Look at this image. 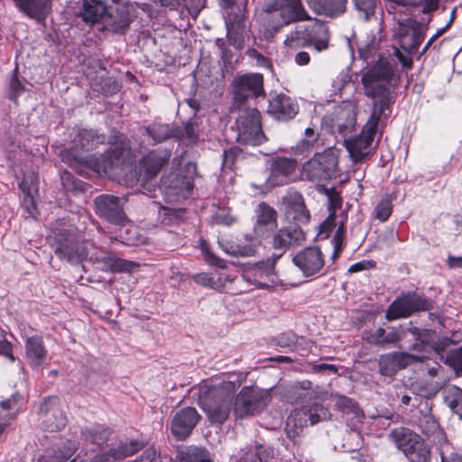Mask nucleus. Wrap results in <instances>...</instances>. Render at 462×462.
I'll return each mask as SVG.
<instances>
[{"instance_id":"15","label":"nucleus","mask_w":462,"mask_h":462,"mask_svg":"<svg viewBox=\"0 0 462 462\" xmlns=\"http://www.w3.org/2000/svg\"><path fill=\"white\" fill-rule=\"evenodd\" d=\"M427 356L406 352H391L378 358L379 373L383 376H393L398 371L416 363L423 362Z\"/></svg>"},{"instance_id":"32","label":"nucleus","mask_w":462,"mask_h":462,"mask_svg":"<svg viewBox=\"0 0 462 462\" xmlns=\"http://www.w3.org/2000/svg\"><path fill=\"white\" fill-rule=\"evenodd\" d=\"M310 7L319 14L337 16L346 11V0H307Z\"/></svg>"},{"instance_id":"33","label":"nucleus","mask_w":462,"mask_h":462,"mask_svg":"<svg viewBox=\"0 0 462 462\" xmlns=\"http://www.w3.org/2000/svg\"><path fill=\"white\" fill-rule=\"evenodd\" d=\"M239 276H233L225 272L213 273V281H211V288L223 291V290H236L239 292L248 291V287L241 286Z\"/></svg>"},{"instance_id":"21","label":"nucleus","mask_w":462,"mask_h":462,"mask_svg":"<svg viewBox=\"0 0 462 462\" xmlns=\"http://www.w3.org/2000/svg\"><path fill=\"white\" fill-rule=\"evenodd\" d=\"M60 399L56 396L46 398L40 405L39 414L44 416V426L49 431H57L66 425V416L59 407Z\"/></svg>"},{"instance_id":"1","label":"nucleus","mask_w":462,"mask_h":462,"mask_svg":"<svg viewBox=\"0 0 462 462\" xmlns=\"http://www.w3.org/2000/svg\"><path fill=\"white\" fill-rule=\"evenodd\" d=\"M394 71L389 60H372L362 70L365 94L374 99V110L359 135L344 139L346 149L355 162H362L370 155L377 129L384 125L390 116Z\"/></svg>"},{"instance_id":"3","label":"nucleus","mask_w":462,"mask_h":462,"mask_svg":"<svg viewBox=\"0 0 462 462\" xmlns=\"http://www.w3.org/2000/svg\"><path fill=\"white\" fill-rule=\"evenodd\" d=\"M232 111L237 112L236 126L239 143L255 146L266 141L262 129L261 115L255 107H232Z\"/></svg>"},{"instance_id":"2","label":"nucleus","mask_w":462,"mask_h":462,"mask_svg":"<svg viewBox=\"0 0 462 462\" xmlns=\"http://www.w3.org/2000/svg\"><path fill=\"white\" fill-rule=\"evenodd\" d=\"M236 391V383L231 381L199 385L198 403L211 423L222 424L228 419Z\"/></svg>"},{"instance_id":"57","label":"nucleus","mask_w":462,"mask_h":462,"mask_svg":"<svg viewBox=\"0 0 462 462\" xmlns=\"http://www.w3.org/2000/svg\"><path fill=\"white\" fill-rule=\"evenodd\" d=\"M298 337L292 332L283 333L277 337L276 344L281 347H290L296 344Z\"/></svg>"},{"instance_id":"11","label":"nucleus","mask_w":462,"mask_h":462,"mask_svg":"<svg viewBox=\"0 0 462 462\" xmlns=\"http://www.w3.org/2000/svg\"><path fill=\"white\" fill-rule=\"evenodd\" d=\"M233 105L232 107H245L246 100L264 96L263 78L260 73H248L237 75L232 84Z\"/></svg>"},{"instance_id":"5","label":"nucleus","mask_w":462,"mask_h":462,"mask_svg":"<svg viewBox=\"0 0 462 462\" xmlns=\"http://www.w3.org/2000/svg\"><path fill=\"white\" fill-rule=\"evenodd\" d=\"M394 38L398 46H393L396 58H407L417 52L423 41V28L421 24L413 18H406L398 21L394 28Z\"/></svg>"},{"instance_id":"24","label":"nucleus","mask_w":462,"mask_h":462,"mask_svg":"<svg viewBox=\"0 0 462 462\" xmlns=\"http://www.w3.org/2000/svg\"><path fill=\"white\" fill-rule=\"evenodd\" d=\"M255 217L254 234L264 238L268 236L269 230L276 226V210L265 202H261L255 210Z\"/></svg>"},{"instance_id":"25","label":"nucleus","mask_w":462,"mask_h":462,"mask_svg":"<svg viewBox=\"0 0 462 462\" xmlns=\"http://www.w3.org/2000/svg\"><path fill=\"white\" fill-rule=\"evenodd\" d=\"M15 7L32 19L43 21L51 10L52 0H12Z\"/></svg>"},{"instance_id":"59","label":"nucleus","mask_w":462,"mask_h":462,"mask_svg":"<svg viewBox=\"0 0 462 462\" xmlns=\"http://www.w3.org/2000/svg\"><path fill=\"white\" fill-rule=\"evenodd\" d=\"M336 225L335 213L332 212L320 225L319 234H325L326 236H328V233L332 231Z\"/></svg>"},{"instance_id":"20","label":"nucleus","mask_w":462,"mask_h":462,"mask_svg":"<svg viewBox=\"0 0 462 462\" xmlns=\"http://www.w3.org/2000/svg\"><path fill=\"white\" fill-rule=\"evenodd\" d=\"M200 419L195 408L186 407L179 410L173 416L171 423V430L173 436L179 439H185Z\"/></svg>"},{"instance_id":"46","label":"nucleus","mask_w":462,"mask_h":462,"mask_svg":"<svg viewBox=\"0 0 462 462\" xmlns=\"http://www.w3.org/2000/svg\"><path fill=\"white\" fill-rule=\"evenodd\" d=\"M356 10L367 21L374 14L376 0H353Z\"/></svg>"},{"instance_id":"54","label":"nucleus","mask_w":462,"mask_h":462,"mask_svg":"<svg viewBox=\"0 0 462 462\" xmlns=\"http://www.w3.org/2000/svg\"><path fill=\"white\" fill-rule=\"evenodd\" d=\"M206 0H183L181 6H184L191 16H197L204 7Z\"/></svg>"},{"instance_id":"42","label":"nucleus","mask_w":462,"mask_h":462,"mask_svg":"<svg viewBox=\"0 0 462 462\" xmlns=\"http://www.w3.org/2000/svg\"><path fill=\"white\" fill-rule=\"evenodd\" d=\"M18 64L15 63L14 69V75L9 82L8 97L14 102L17 101V98L25 92V87L17 79Z\"/></svg>"},{"instance_id":"45","label":"nucleus","mask_w":462,"mask_h":462,"mask_svg":"<svg viewBox=\"0 0 462 462\" xmlns=\"http://www.w3.org/2000/svg\"><path fill=\"white\" fill-rule=\"evenodd\" d=\"M448 406L457 414L462 420V390L456 388L453 393L446 398Z\"/></svg>"},{"instance_id":"29","label":"nucleus","mask_w":462,"mask_h":462,"mask_svg":"<svg viewBox=\"0 0 462 462\" xmlns=\"http://www.w3.org/2000/svg\"><path fill=\"white\" fill-rule=\"evenodd\" d=\"M125 148H116L114 151V157L112 158L110 155L99 154V155H90L87 157L86 162L89 168L95 171L97 173H107L112 170L113 166L119 161L120 157L123 155Z\"/></svg>"},{"instance_id":"27","label":"nucleus","mask_w":462,"mask_h":462,"mask_svg":"<svg viewBox=\"0 0 462 462\" xmlns=\"http://www.w3.org/2000/svg\"><path fill=\"white\" fill-rule=\"evenodd\" d=\"M25 356L33 369L38 368L44 362L47 350L41 337L33 336L26 339Z\"/></svg>"},{"instance_id":"35","label":"nucleus","mask_w":462,"mask_h":462,"mask_svg":"<svg viewBox=\"0 0 462 462\" xmlns=\"http://www.w3.org/2000/svg\"><path fill=\"white\" fill-rule=\"evenodd\" d=\"M146 135L149 138V143L154 145L169 138L175 137V131L170 125L152 124L145 127Z\"/></svg>"},{"instance_id":"60","label":"nucleus","mask_w":462,"mask_h":462,"mask_svg":"<svg viewBox=\"0 0 462 462\" xmlns=\"http://www.w3.org/2000/svg\"><path fill=\"white\" fill-rule=\"evenodd\" d=\"M374 266H375V262L374 261L365 260V261H362V262H359V263L352 264L349 267L348 272L351 273H358V272H361V271H364V270L374 268Z\"/></svg>"},{"instance_id":"8","label":"nucleus","mask_w":462,"mask_h":462,"mask_svg":"<svg viewBox=\"0 0 462 462\" xmlns=\"http://www.w3.org/2000/svg\"><path fill=\"white\" fill-rule=\"evenodd\" d=\"M264 11L272 14L273 18L275 16L280 18V22L272 25L274 32L293 23L311 20L301 0H273L265 6Z\"/></svg>"},{"instance_id":"63","label":"nucleus","mask_w":462,"mask_h":462,"mask_svg":"<svg viewBox=\"0 0 462 462\" xmlns=\"http://www.w3.org/2000/svg\"><path fill=\"white\" fill-rule=\"evenodd\" d=\"M329 199V208L336 209L341 207V199L336 190H327Z\"/></svg>"},{"instance_id":"6","label":"nucleus","mask_w":462,"mask_h":462,"mask_svg":"<svg viewBox=\"0 0 462 462\" xmlns=\"http://www.w3.org/2000/svg\"><path fill=\"white\" fill-rule=\"evenodd\" d=\"M390 436L409 462H430V448L419 434L409 429L399 428L393 430Z\"/></svg>"},{"instance_id":"30","label":"nucleus","mask_w":462,"mask_h":462,"mask_svg":"<svg viewBox=\"0 0 462 462\" xmlns=\"http://www.w3.org/2000/svg\"><path fill=\"white\" fill-rule=\"evenodd\" d=\"M129 13L125 7L116 8L115 13H108L104 16L103 23L113 32L122 33L130 25Z\"/></svg>"},{"instance_id":"43","label":"nucleus","mask_w":462,"mask_h":462,"mask_svg":"<svg viewBox=\"0 0 462 462\" xmlns=\"http://www.w3.org/2000/svg\"><path fill=\"white\" fill-rule=\"evenodd\" d=\"M379 46V41L375 35H367L365 41L359 42L357 45L359 58H367L376 51Z\"/></svg>"},{"instance_id":"18","label":"nucleus","mask_w":462,"mask_h":462,"mask_svg":"<svg viewBox=\"0 0 462 462\" xmlns=\"http://www.w3.org/2000/svg\"><path fill=\"white\" fill-rule=\"evenodd\" d=\"M95 205L97 213L110 223L124 225L127 220L123 210V204L118 197L100 195L96 198Z\"/></svg>"},{"instance_id":"7","label":"nucleus","mask_w":462,"mask_h":462,"mask_svg":"<svg viewBox=\"0 0 462 462\" xmlns=\"http://www.w3.org/2000/svg\"><path fill=\"white\" fill-rule=\"evenodd\" d=\"M272 389L243 387L234 402V414L238 419H245L262 412L272 400Z\"/></svg>"},{"instance_id":"36","label":"nucleus","mask_w":462,"mask_h":462,"mask_svg":"<svg viewBox=\"0 0 462 462\" xmlns=\"http://www.w3.org/2000/svg\"><path fill=\"white\" fill-rule=\"evenodd\" d=\"M314 394L310 381L296 382L290 386L286 399L290 402H300L311 399Z\"/></svg>"},{"instance_id":"39","label":"nucleus","mask_w":462,"mask_h":462,"mask_svg":"<svg viewBox=\"0 0 462 462\" xmlns=\"http://www.w3.org/2000/svg\"><path fill=\"white\" fill-rule=\"evenodd\" d=\"M179 462H211L205 448L189 447L178 454Z\"/></svg>"},{"instance_id":"56","label":"nucleus","mask_w":462,"mask_h":462,"mask_svg":"<svg viewBox=\"0 0 462 462\" xmlns=\"http://www.w3.org/2000/svg\"><path fill=\"white\" fill-rule=\"evenodd\" d=\"M337 406L345 412H356V403L350 398L339 396L337 399Z\"/></svg>"},{"instance_id":"52","label":"nucleus","mask_w":462,"mask_h":462,"mask_svg":"<svg viewBox=\"0 0 462 462\" xmlns=\"http://www.w3.org/2000/svg\"><path fill=\"white\" fill-rule=\"evenodd\" d=\"M305 137L306 138L300 142V146L298 147L302 152L312 149L314 144L318 142V134H315L314 129L311 127L306 128Z\"/></svg>"},{"instance_id":"58","label":"nucleus","mask_w":462,"mask_h":462,"mask_svg":"<svg viewBox=\"0 0 462 462\" xmlns=\"http://www.w3.org/2000/svg\"><path fill=\"white\" fill-rule=\"evenodd\" d=\"M224 250L230 255H242V256H248L251 255L253 253L252 248L247 247H240L239 245H226L224 247Z\"/></svg>"},{"instance_id":"64","label":"nucleus","mask_w":462,"mask_h":462,"mask_svg":"<svg viewBox=\"0 0 462 462\" xmlns=\"http://www.w3.org/2000/svg\"><path fill=\"white\" fill-rule=\"evenodd\" d=\"M142 462H157V452L153 447L148 448L143 454Z\"/></svg>"},{"instance_id":"50","label":"nucleus","mask_w":462,"mask_h":462,"mask_svg":"<svg viewBox=\"0 0 462 462\" xmlns=\"http://www.w3.org/2000/svg\"><path fill=\"white\" fill-rule=\"evenodd\" d=\"M213 219L216 224L230 226L236 222V217L230 215L228 208H217L213 215Z\"/></svg>"},{"instance_id":"14","label":"nucleus","mask_w":462,"mask_h":462,"mask_svg":"<svg viewBox=\"0 0 462 462\" xmlns=\"http://www.w3.org/2000/svg\"><path fill=\"white\" fill-rule=\"evenodd\" d=\"M55 254L63 260L69 263H78L88 257V251L86 245L79 244L71 236L67 234H57L51 243Z\"/></svg>"},{"instance_id":"13","label":"nucleus","mask_w":462,"mask_h":462,"mask_svg":"<svg viewBox=\"0 0 462 462\" xmlns=\"http://www.w3.org/2000/svg\"><path fill=\"white\" fill-rule=\"evenodd\" d=\"M356 121L354 107L345 103L335 106L333 111L324 116L322 119L324 125L344 139L355 130Z\"/></svg>"},{"instance_id":"23","label":"nucleus","mask_w":462,"mask_h":462,"mask_svg":"<svg viewBox=\"0 0 462 462\" xmlns=\"http://www.w3.org/2000/svg\"><path fill=\"white\" fill-rule=\"evenodd\" d=\"M171 152L168 150L157 149L150 152L140 162L141 174L145 180L154 178L168 162Z\"/></svg>"},{"instance_id":"22","label":"nucleus","mask_w":462,"mask_h":462,"mask_svg":"<svg viewBox=\"0 0 462 462\" xmlns=\"http://www.w3.org/2000/svg\"><path fill=\"white\" fill-rule=\"evenodd\" d=\"M282 206L288 219H292L298 223H307L310 220V212L300 192L289 190L287 194L282 197Z\"/></svg>"},{"instance_id":"61","label":"nucleus","mask_w":462,"mask_h":462,"mask_svg":"<svg viewBox=\"0 0 462 462\" xmlns=\"http://www.w3.org/2000/svg\"><path fill=\"white\" fill-rule=\"evenodd\" d=\"M24 180H27V186L31 188V193L38 191V178L34 172L32 171L24 175L20 183H23Z\"/></svg>"},{"instance_id":"16","label":"nucleus","mask_w":462,"mask_h":462,"mask_svg":"<svg viewBox=\"0 0 462 462\" xmlns=\"http://www.w3.org/2000/svg\"><path fill=\"white\" fill-rule=\"evenodd\" d=\"M292 263L304 277H311L321 272L325 265V258L319 246H308L293 256Z\"/></svg>"},{"instance_id":"10","label":"nucleus","mask_w":462,"mask_h":462,"mask_svg":"<svg viewBox=\"0 0 462 462\" xmlns=\"http://www.w3.org/2000/svg\"><path fill=\"white\" fill-rule=\"evenodd\" d=\"M322 23L319 20H310L309 24H297L294 30L287 34L284 46L289 50H299L304 47L314 48L320 51L328 48V40L321 39L314 42L315 33L321 30Z\"/></svg>"},{"instance_id":"51","label":"nucleus","mask_w":462,"mask_h":462,"mask_svg":"<svg viewBox=\"0 0 462 462\" xmlns=\"http://www.w3.org/2000/svg\"><path fill=\"white\" fill-rule=\"evenodd\" d=\"M108 434V430H103L102 433H100L99 427L94 429H87L85 431L86 438L97 445L103 443L106 439Z\"/></svg>"},{"instance_id":"28","label":"nucleus","mask_w":462,"mask_h":462,"mask_svg":"<svg viewBox=\"0 0 462 462\" xmlns=\"http://www.w3.org/2000/svg\"><path fill=\"white\" fill-rule=\"evenodd\" d=\"M88 257L91 261L99 263L102 270L112 273L129 271L134 265V263L116 257L106 252H103L100 254H88Z\"/></svg>"},{"instance_id":"19","label":"nucleus","mask_w":462,"mask_h":462,"mask_svg":"<svg viewBox=\"0 0 462 462\" xmlns=\"http://www.w3.org/2000/svg\"><path fill=\"white\" fill-rule=\"evenodd\" d=\"M306 239L305 233L299 227L289 226L277 230L273 236V247L279 253L274 259L280 258L291 247L300 245Z\"/></svg>"},{"instance_id":"49","label":"nucleus","mask_w":462,"mask_h":462,"mask_svg":"<svg viewBox=\"0 0 462 462\" xmlns=\"http://www.w3.org/2000/svg\"><path fill=\"white\" fill-rule=\"evenodd\" d=\"M79 142L82 148L88 150L95 143H97L98 137L95 135L92 130H81L79 134Z\"/></svg>"},{"instance_id":"48","label":"nucleus","mask_w":462,"mask_h":462,"mask_svg":"<svg viewBox=\"0 0 462 462\" xmlns=\"http://www.w3.org/2000/svg\"><path fill=\"white\" fill-rule=\"evenodd\" d=\"M446 364L451 366L457 374H462V346L447 356Z\"/></svg>"},{"instance_id":"40","label":"nucleus","mask_w":462,"mask_h":462,"mask_svg":"<svg viewBox=\"0 0 462 462\" xmlns=\"http://www.w3.org/2000/svg\"><path fill=\"white\" fill-rule=\"evenodd\" d=\"M20 189L23 193V206L24 208L26 217L35 218L37 215V208L33 198L34 193H31V188L27 186V180L19 184Z\"/></svg>"},{"instance_id":"4","label":"nucleus","mask_w":462,"mask_h":462,"mask_svg":"<svg viewBox=\"0 0 462 462\" xmlns=\"http://www.w3.org/2000/svg\"><path fill=\"white\" fill-rule=\"evenodd\" d=\"M297 168V161L291 158L278 157L271 164V171H263L255 176L252 187L262 194H266L276 186H282L292 180Z\"/></svg>"},{"instance_id":"47","label":"nucleus","mask_w":462,"mask_h":462,"mask_svg":"<svg viewBox=\"0 0 462 462\" xmlns=\"http://www.w3.org/2000/svg\"><path fill=\"white\" fill-rule=\"evenodd\" d=\"M393 211L392 202L388 198L383 199L375 208V217L381 221H385Z\"/></svg>"},{"instance_id":"38","label":"nucleus","mask_w":462,"mask_h":462,"mask_svg":"<svg viewBox=\"0 0 462 462\" xmlns=\"http://www.w3.org/2000/svg\"><path fill=\"white\" fill-rule=\"evenodd\" d=\"M273 457V450L269 447L256 445L245 452L239 462H272Z\"/></svg>"},{"instance_id":"44","label":"nucleus","mask_w":462,"mask_h":462,"mask_svg":"<svg viewBox=\"0 0 462 462\" xmlns=\"http://www.w3.org/2000/svg\"><path fill=\"white\" fill-rule=\"evenodd\" d=\"M344 237H345V226H344V222H340V224L337 226V228L336 233L332 239L334 251L331 255V259L333 261H336L337 259V257L339 256V254L342 251Z\"/></svg>"},{"instance_id":"55","label":"nucleus","mask_w":462,"mask_h":462,"mask_svg":"<svg viewBox=\"0 0 462 462\" xmlns=\"http://www.w3.org/2000/svg\"><path fill=\"white\" fill-rule=\"evenodd\" d=\"M240 151L236 147L225 150L223 152V166L227 169H233L236 158L239 155Z\"/></svg>"},{"instance_id":"62","label":"nucleus","mask_w":462,"mask_h":462,"mask_svg":"<svg viewBox=\"0 0 462 462\" xmlns=\"http://www.w3.org/2000/svg\"><path fill=\"white\" fill-rule=\"evenodd\" d=\"M402 338V334L392 328L390 331H385V337L383 338V344L395 343Z\"/></svg>"},{"instance_id":"37","label":"nucleus","mask_w":462,"mask_h":462,"mask_svg":"<svg viewBox=\"0 0 462 462\" xmlns=\"http://www.w3.org/2000/svg\"><path fill=\"white\" fill-rule=\"evenodd\" d=\"M143 448V443L131 439L125 442H119L116 447L108 450L116 462H122L125 457H130Z\"/></svg>"},{"instance_id":"31","label":"nucleus","mask_w":462,"mask_h":462,"mask_svg":"<svg viewBox=\"0 0 462 462\" xmlns=\"http://www.w3.org/2000/svg\"><path fill=\"white\" fill-rule=\"evenodd\" d=\"M310 423V418L307 412V406L296 409L288 416L286 420V431L290 439L299 435L300 431Z\"/></svg>"},{"instance_id":"9","label":"nucleus","mask_w":462,"mask_h":462,"mask_svg":"<svg viewBox=\"0 0 462 462\" xmlns=\"http://www.w3.org/2000/svg\"><path fill=\"white\" fill-rule=\"evenodd\" d=\"M337 158L332 149L315 153L302 166V175L310 181L328 180L336 176Z\"/></svg>"},{"instance_id":"41","label":"nucleus","mask_w":462,"mask_h":462,"mask_svg":"<svg viewBox=\"0 0 462 462\" xmlns=\"http://www.w3.org/2000/svg\"><path fill=\"white\" fill-rule=\"evenodd\" d=\"M307 412L310 415L311 425L327 420L330 416L328 410L319 402H314L310 406H307Z\"/></svg>"},{"instance_id":"53","label":"nucleus","mask_w":462,"mask_h":462,"mask_svg":"<svg viewBox=\"0 0 462 462\" xmlns=\"http://www.w3.org/2000/svg\"><path fill=\"white\" fill-rule=\"evenodd\" d=\"M175 137L186 139L189 143H194L198 139L197 126L193 124H187L179 134L175 133Z\"/></svg>"},{"instance_id":"12","label":"nucleus","mask_w":462,"mask_h":462,"mask_svg":"<svg viewBox=\"0 0 462 462\" xmlns=\"http://www.w3.org/2000/svg\"><path fill=\"white\" fill-rule=\"evenodd\" d=\"M433 308V302L418 294L408 293L394 300L386 311L385 318L393 320L407 318L414 312L426 311Z\"/></svg>"},{"instance_id":"26","label":"nucleus","mask_w":462,"mask_h":462,"mask_svg":"<svg viewBox=\"0 0 462 462\" xmlns=\"http://www.w3.org/2000/svg\"><path fill=\"white\" fill-rule=\"evenodd\" d=\"M297 104L285 95L273 97L268 106V112L278 120H290L298 114Z\"/></svg>"},{"instance_id":"17","label":"nucleus","mask_w":462,"mask_h":462,"mask_svg":"<svg viewBox=\"0 0 462 462\" xmlns=\"http://www.w3.org/2000/svg\"><path fill=\"white\" fill-rule=\"evenodd\" d=\"M274 265L275 259L256 263L244 271L238 282H241V286L246 282L248 285L263 288L267 286L268 282H273Z\"/></svg>"},{"instance_id":"34","label":"nucleus","mask_w":462,"mask_h":462,"mask_svg":"<svg viewBox=\"0 0 462 462\" xmlns=\"http://www.w3.org/2000/svg\"><path fill=\"white\" fill-rule=\"evenodd\" d=\"M106 9L101 0H85L80 15L86 23H94L98 20L103 21Z\"/></svg>"}]
</instances>
